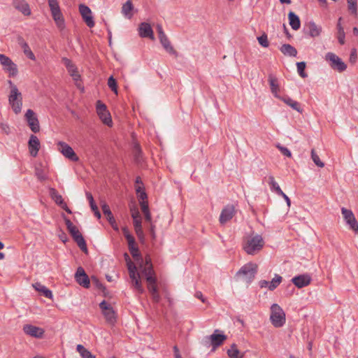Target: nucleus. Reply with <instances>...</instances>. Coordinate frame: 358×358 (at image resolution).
<instances>
[{
	"mask_svg": "<svg viewBox=\"0 0 358 358\" xmlns=\"http://www.w3.org/2000/svg\"><path fill=\"white\" fill-rule=\"evenodd\" d=\"M264 241L259 234H252L245 238L243 243V250L248 255H255L264 247Z\"/></svg>",
	"mask_w": 358,
	"mask_h": 358,
	"instance_id": "obj_1",
	"label": "nucleus"
},
{
	"mask_svg": "<svg viewBox=\"0 0 358 358\" xmlns=\"http://www.w3.org/2000/svg\"><path fill=\"white\" fill-rule=\"evenodd\" d=\"M8 84L10 87V94L8 96V102L10 105L13 112L15 114H19L22 110V95L18 90L17 86L13 83L11 80H8Z\"/></svg>",
	"mask_w": 358,
	"mask_h": 358,
	"instance_id": "obj_2",
	"label": "nucleus"
},
{
	"mask_svg": "<svg viewBox=\"0 0 358 358\" xmlns=\"http://www.w3.org/2000/svg\"><path fill=\"white\" fill-rule=\"evenodd\" d=\"M124 257L126 261L127 262V268L129 271V277L131 280L132 285L139 294H142L144 292V289L140 280V274L137 273L136 266L130 260L129 257L127 253H125Z\"/></svg>",
	"mask_w": 358,
	"mask_h": 358,
	"instance_id": "obj_3",
	"label": "nucleus"
},
{
	"mask_svg": "<svg viewBox=\"0 0 358 358\" xmlns=\"http://www.w3.org/2000/svg\"><path fill=\"white\" fill-rule=\"evenodd\" d=\"M65 224L66 225V227L71 234V236L73 237L75 242H76L78 247L80 248V250L85 253L87 252V248L86 245V242L79 231L78 227L71 222V220L68 218H64Z\"/></svg>",
	"mask_w": 358,
	"mask_h": 358,
	"instance_id": "obj_4",
	"label": "nucleus"
},
{
	"mask_svg": "<svg viewBox=\"0 0 358 358\" xmlns=\"http://www.w3.org/2000/svg\"><path fill=\"white\" fill-rule=\"evenodd\" d=\"M48 5L54 21L58 29L63 30L65 28V22L63 15L57 0H48Z\"/></svg>",
	"mask_w": 358,
	"mask_h": 358,
	"instance_id": "obj_5",
	"label": "nucleus"
},
{
	"mask_svg": "<svg viewBox=\"0 0 358 358\" xmlns=\"http://www.w3.org/2000/svg\"><path fill=\"white\" fill-rule=\"evenodd\" d=\"M257 272V265L255 263H248L243 266L237 272L236 275L247 283L250 282Z\"/></svg>",
	"mask_w": 358,
	"mask_h": 358,
	"instance_id": "obj_6",
	"label": "nucleus"
},
{
	"mask_svg": "<svg viewBox=\"0 0 358 358\" xmlns=\"http://www.w3.org/2000/svg\"><path fill=\"white\" fill-rule=\"evenodd\" d=\"M270 320L275 327H281L285 323V313L279 305L273 303L271 306Z\"/></svg>",
	"mask_w": 358,
	"mask_h": 358,
	"instance_id": "obj_7",
	"label": "nucleus"
},
{
	"mask_svg": "<svg viewBox=\"0 0 358 358\" xmlns=\"http://www.w3.org/2000/svg\"><path fill=\"white\" fill-rule=\"evenodd\" d=\"M324 59L329 62V64L332 69L338 72H343L347 69L345 63L334 52H327L325 55Z\"/></svg>",
	"mask_w": 358,
	"mask_h": 358,
	"instance_id": "obj_8",
	"label": "nucleus"
},
{
	"mask_svg": "<svg viewBox=\"0 0 358 358\" xmlns=\"http://www.w3.org/2000/svg\"><path fill=\"white\" fill-rule=\"evenodd\" d=\"M96 113L101 120L106 125L110 126L112 124V119L110 113L107 110L106 104L101 101H97L96 104Z\"/></svg>",
	"mask_w": 358,
	"mask_h": 358,
	"instance_id": "obj_9",
	"label": "nucleus"
},
{
	"mask_svg": "<svg viewBox=\"0 0 358 358\" xmlns=\"http://www.w3.org/2000/svg\"><path fill=\"white\" fill-rule=\"evenodd\" d=\"M57 150L67 159L72 162H78L79 158L73 151V148L66 143L59 141L57 143Z\"/></svg>",
	"mask_w": 358,
	"mask_h": 358,
	"instance_id": "obj_10",
	"label": "nucleus"
},
{
	"mask_svg": "<svg viewBox=\"0 0 358 358\" xmlns=\"http://www.w3.org/2000/svg\"><path fill=\"white\" fill-rule=\"evenodd\" d=\"M0 64L3 69L9 73V76L14 77L17 74V65L3 54H0Z\"/></svg>",
	"mask_w": 358,
	"mask_h": 358,
	"instance_id": "obj_11",
	"label": "nucleus"
},
{
	"mask_svg": "<svg viewBox=\"0 0 358 358\" xmlns=\"http://www.w3.org/2000/svg\"><path fill=\"white\" fill-rule=\"evenodd\" d=\"M341 213L344 220L350 226V228L358 234V222L352 210L346 209L345 208H341Z\"/></svg>",
	"mask_w": 358,
	"mask_h": 358,
	"instance_id": "obj_12",
	"label": "nucleus"
},
{
	"mask_svg": "<svg viewBox=\"0 0 358 358\" xmlns=\"http://www.w3.org/2000/svg\"><path fill=\"white\" fill-rule=\"evenodd\" d=\"M24 116L30 129L34 133L38 132L40 125L35 113L31 109H28Z\"/></svg>",
	"mask_w": 358,
	"mask_h": 358,
	"instance_id": "obj_13",
	"label": "nucleus"
},
{
	"mask_svg": "<svg viewBox=\"0 0 358 358\" xmlns=\"http://www.w3.org/2000/svg\"><path fill=\"white\" fill-rule=\"evenodd\" d=\"M99 307L107 322L113 324L115 322V313L110 305L106 301H103L100 303Z\"/></svg>",
	"mask_w": 358,
	"mask_h": 358,
	"instance_id": "obj_14",
	"label": "nucleus"
},
{
	"mask_svg": "<svg viewBox=\"0 0 358 358\" xmlns=\"http://www.w3.org/2000/svg\"><path fill=\"white\" fill-rule=\"evenodd\" d=\"M79 11L86 24L90 28L93 27L94 26V21L90 8L84 4H80L79 6Z\"/></svg>",
	"mask_w": 358,
	"mask_h": 358,
	"instance_id": "obj_15",
	"label": "nucleus"
},
{
	"mask_svg": "<svg viewBox=\"0 0 358 358\" xmlns=\"http://www.w3.org/2000/svg\"><path fill=\"white\" fill-rule=\"evenodd\" d=\"M236 210L233 205L226 206L222 210L220 215V222L221 224H224L235 215Z\"/></svg>",
	"mask_w": 358,
	"mask_h": 358,
	"instance_id": "obj_16",
	"label": "nucleus"
},
{
	"mask_svg": "<svg viewBox=\"0 0 358 358\" xmlns=\"http://www.w3.org/2000/svg\"><path fill=\"white\" fill-rule=\"evenodd\" d=\"M311 276L308 273L299 275L292 279V283L298 288L308 286L311 282Z\"/></svg>",
	"mask_w": 358,
	"mask_h": 358,
	"instance_id": "obj_17",
	"label": "nucleus"
},
{
	"mask_svg": "<svg viewBox=\"0 0 358 358\" xmlns=\"http://www.w3.org/2000/svg\"><path fill=\"white\" fill-rule=\"evenodd\" d=\"M76 282L85 288L90 287V281L85 270L82 267H78L75 274Z\"/></svg>",
	"mask_w": 358,
	"mask_h": 358,
	"instance_id": "obj_18",
	"label": "nucleus"
},
{
	"mask_svg": "<svg viewBox=\"0 0 358 358\" xmlns=\"http://www.w3.org/2000/svg\"><path fill=\"white\" fill-rule=\"evenodd\" d=\"M282 282V277L279 275H275V277L271 280H260L259 285L261 288L267 287L269 290H274Z\"/></svg>",
	"mask_w": 358,
	"mask_h": 358,
	"instance_id": "obj_19",
	"label": "nucleus"
},
{
	"mask_svg": "<svg viewBox=\"0 0 358 358\" xmlns=\"http://www.w3.org/2000/svg\"><path fill=\"white\" fill-rule=\"evenodd\" d=\"M23 331L27 335L34 338H41L44 334L43 329L31 324H25L23 327Z\"/></svg>",
	"mask_w": 358,
	"mask_h": 358,
	"instance_id": "obj_20",
	"label": "nucleus"
},
{
	"mask_svg": "<svg viewBox=\"0 0 358 358\" xmlns=\"http://www.w3.org/2000/svg\"><path fill=\"white\" fill-rule=\"evenodd\" d=\"M139 35L142 38H149L151 40L155 39L152 29L150 24L142 22L138 27Z\"/></svg>",
	"mask_w": 358,
	"mask_h": 358,
	"instance_id": "obj_21",
	"label": "nucleus"
},
{
	"mask_svg": "<svg viewBox=\"0 0 358 358\" xmlns=\"http://www.w3.org/2000/svg\"><path fill=\"white\" fill-rule=\"evenodd\" d=\"M29 149L32 157H36L40 149V141L36 136L31 135L29 142Z\"/></svg>",
	"mask_w": 358,
	"mask_h": 358,
	"instance_id": "obj_22",
	"label": "nucleus"
},
{
	"mask_svg": "<svg viewBox=\"0 0 358 358\" xmlns=\"http://www.w3.org/2000/svg\"><path fill=\"white\" fill-rule=\"evenodd\" d=\"M142 273L145 275L147 282H153L156 279L152 265L143 266V261L139 263Z\"/></svg>",
	"mask_w": 358,
	"mask_h": 358,
	"instance_id": "obj_23",
	"label": "nucleus"
},
{
	"mask_svg": "<svg viewBox=\"0 0 358 358\" xmlns=\"http://www.w3.org/2000/svg\"><path fill=\"white\" fill-rule=\"evenodd\" d=\"M62 62L73 78L75 80H79L80 76L77 71L76 66L72 63V62L65 57L62 59Z\"/></svg>",
	"mask_w": 358,
	"mask_h": 358,
	"instance_id": "obj_24",
	"label": "nucleus"
},
{
	"mask_svg": "<svg viewBox=\"0 0 358 358\" xmlns=\"http://www.w3.org/2000/svg\"><path fill=\"white\" fill-rule=\"evenodd\" d=\"M268 83L270 85L271 91L273 96L278 99H280V96L278 94V92H280V86L277 78L273 75L270 74L268 76Z\"/></svg>",
	"mask_w": 358,
	"mask_h": 358,
	"instance_id": "obj_25",
	"label": "nucleus"
},
{
	"mask_svg": "<svg viewBox=\"0 0 358 358\" xmlns=\"http://www.w3.org/2000/svg\"><path fill=\"white\" fill-rule=\"evenodd\" d=\"M306 29L308 30V34L311 37L319 36L322 30V27L316 24L313 21H310L306 24Z\"/></svg>",
	"mask_w": 358,
	"mask_h": 358,
	"instance_id": "obj_26",
	"label": "nucleus"
},
{
	"mask_svg": "<svg viewBox=\"0 0 358 358\" xmlns=\"http://www.w3.org/2000/svg\"><path fill=\"white\" fill-rule=\"evenodd\" d=\"M14 7L22 12L24 15H29L31 10L29 5L25 2L24 0H13Z\"/></svg>",
	"mask_w": 358,
	"mask_h": 358,
	"instance_id": "obj_27",
	"label": "nucleus"
},
{
	"mask_svg": "<svg viewBox=\"0 0 358 358\" xmlns=\"http://www.w3.org/2000/svg\"><path fill=\"white\" fill-rule=\"evenodd\" d=\"M279 99L282 100L285 103L290 106L293 110H295L301 113H302L303 110L301 108L299 103L293 100L289 96H280Z\"/></svg>",
	"mask_w": 358,
	"mask_h": 358,
	"instance_id": "obj_28",
	"label": "nucleus"
},
{
	"mask_svg": "<svg viewBox=\"0 0 358 358\" xmlns=\"http://www.w3.org/2000/svg\"><path fill=\"white\" fill-rule=\"evenodd\" d=\"M217 332H218V330H215V332L210 336V339L213 348L220 345L226 339V336L224 334H218Z\"/></svg>",
	"mask_w": 358,
	"mask_h": 358,
	"instance_id": "obj_29",
	"label": "nucleus"
},
{
	"mask_svg": "<svg viewBox=\"0 0 358 358\" xmlns=\"http://www.w3.org/2000/svg\"><path fill=\"white\" fill-rule=\"evenodd\" d=\"M280 50L285 56L296 57L297 55L296 49L290 44H283Z\"/></svg>",
	"mask_w": 358,
	"mask_h": 358,
	"instance_id": "obj_30",
	"label": "nucleus"
},
{
	"mask_svg": "<svg viewBox=\"0 0 358 358\" xmlns=\"http://www.w3.org/2000/svg\"><path fill=\"white\" fill-rule=\"evenodd\" d=\"M33 287L36 291L41 292L46 298H48V299L52 298V292L49 289H48L45 286L43 285L41 283L36 282V283L33 284Z\"/></svg>",
	"mask_w": 358,
	"mask_h": 358,
	"instance_id": "obj_31",
	"label": "nucleus"
},
{
	"mask_svg": "<svg viewBox=\"0 0 358 358\" xmlns=\"http://www.w3.org/2000/svg\"><path fill=\"white\" fill-rule=\"evenodd\" d=\"M128 247L129 252L132 257L134 258V259L138 262H143V259L141 256V254L138 251V247L136 245V242L133 241L132 243H128Z\"/></svg>",
	"mask_w": 358,
	"mask_h": 358,
	"instance_id": "obj_32",
	"label": "nucleus"
},
{
	"mask_svg": "<svg viewBox=\"0 0 358 358\" xmlns=\"http://www.w3.org/2000/svg\"><path fill=\"white\" fill-rule=\"evenodd\" d=\"M289 24L294 30H298L301 26L299 17L293 12L290 11L288 14Z\"/></svg>",
	"mask_w": 358,
	"mask_h": 358,
	"instance_id": "obj_33",
	"label": "nucleus"
},
{
	"mask_svg": "<svg viewBox=\"0 0 358 358\" xmlns=\"http://www.w3.org/2000/svg\"><path fill=\"white\" fill-rule=\"evenodd\" d=\"M160 43H162L164 48L168 52L169 54L171 55H176V51L174 50V48L172 47L168 37L166 35H164L162 37H159Z\"/></svg>",
	"mask_w": 358,
	"mask_h": 358,
	"instance_id": "obj_34",
	"label": "nucleus"
},
{
	"mask_svg": "<svg viewBox=\"0 0 358 358\" xmlns=\"http://www.w3.org/2000/svg\"><path fill=\"white\" fill-rule=\"evenodd\" d=\"M134 227L135 229V232L138 236V238L141 241L144 240V233L142 229V224H141V217L138 219L133 220Z\"/></svg>",
	"mask_w": 358,
	"mask_h": 358,
	"instance_id": "obj_35",
	"label": "nucleus"
},
{
	"mask_svg": "<svg viewBox=\"0 0 358 358\" xmlns=\"http://www.w3.org/2000/svg\"><path fill=\"white\" fill-rule=\"evenodd\" d=\"M134 9L133 3L131 0L127 1L122 7V14L127 18L131 19L133 14L131 13Z\"/></svg>",
	"mask_w": 358,
	"mask_h": 358,
	"instance_id": "obj_36",
	"label": "nucleus"
},
{
	"mask_svg": "<svg viewBox=\"0 0 358 358\" xmlns=\"http://www.w3.org/2000/svg\"><path fill=\"white\" fill-rule=\"evenodd\" d=\"M133 155L136 163L140 164L143 161V154L140 145L135 143L133 148Z\"/></svg>",
	"mask_w": 358,
	"mask_h": 358,
	"instance_id": "obj_37",
	"label": "nucleus"
},
{
	"mask_svg": "<svg viewBox=\"0 0 358 358\" xmlns=\"http://www.w3.org/2000/svg\"><path fill=\"white\" fill-rule=\"evenodd\" d=\"M49 193L52 199L59 206H61L64 202L62 195H60L55 188L50 187L49 189Z\"/></svg>",
	"mask_w": 358,
	"mask_h": 358,
	"instance_id": "obj_38",
	"label": "nucleus"
},
{
	"mask_svg": "<svg viewBox=\"0 0 358 358\" xmlns=\"http://www.w3.org/2000/svg\"><path fill=\"white\" fill-rule=\"evenodd\" d=\"M76 350L83 358H95L88 350L80 344L77 345Z\"/></svg>",
	"mask_w": 358,
	"mask_h": 358,
	"instance_id": "obj_39",
	"label": "nucleus"
},
{
	"mask_svg": "<svg viewBox=\"0 0 358 358\" xmlns=\"http://www.w3.org/2000/svg\"><path fill=\"white\" fill-rule=\"evenodd\" d=\"M227 354L230 358H243V355L235 344H233L230 349L227 350Z\"/></svg>",
	"mask_w": 358,
	"mask_h": 358,
	"instance_id": "obj_40",
	"label": "nucleus"
},
{
	"mask_svg": "<svg viewBox=\"0 0 358 358\" xmlns=\"http://www.w3.org/2000/svg\"><path fill=\"white\" fill-rule=\"evenodd\" d=\"M337 34L336 37L338 41V43L341 45H343L345 43V33L344 31V28L343 26H337Z\"/></svg>",
	"mask_w": 358,
	"mask_h": 358,
	"instance_id": "obj_41",
	"label": "nucleus"
},
{
	"mask_svg": "<svg viewBox=\"0 0 358 358\" xmlns=\"http://www.w3.org/2000/svg\"><path fill=\"white\" fill-rule=\"evenodd\" d=\"M268 184L271 186L272 190H274L276 194H282V191L280 189L279 185L275 182L273 176H268Z\"/></svg>",
	"mask_w": 358,
	"mask_h": 358,
	"instance_id": "obj_42",
	"label": "nucleus"
},
{
	"mask_svg": "<svg viewBox=\"0 0 358 358\" xmlns=\"http://www.w3.org/2000/svg\"><path fill=\"white\" fill-rule=\"evenodd\" d=\"M35 175L41 181L45 180L48 178L47 175L41 166H36Z\"/></svg>",
	"mask_w": 358,
	"mask_h": 358,
	"instance_id": "obj_43",
	"label": "nucleus"
},
{
	"mask_svg": "<svg viewBox=\"0 0 358 358\" xmlns=\"http://www.w3.org/2000/svg\"><path fill=\"white\" fill-rule=\"evenodd\" d=\"M22 48L23 49V52L24 55L30 59L35 61L36 57L31 50L30 49L29 46L27 43H23L22 45Z\"/></svg>",
	"mask_w": 358,
	"mask_h": 358,
	"instance_id": "obj_44",
	"label": "nucleus"
},
{
	"mask_svg": "<svg viewBox=\"0 0 358 358\" xmlns=\"http://www.w3.org/2000/svg\"><path fill=\"white\" fill-rule=\"evenodd\" d=\"M348 8L349 11L357 15V0H347Z\"/></svg>",
	"mask_w": 358,
	"mask_h": 358,
	"instance_id": "obj_45",
	"label": "nucleus"
},
{
	"mask_svg": "<svg viewBox=\"0 0 358 358\" xmlns=\"http://www.w3.org/2000/svg\"><path fill=\"white\" fill-rule=\"evenodd\" d=\"M101 209L103 211V213L106 215L108 220H111L113 221V215L110 211V207L108 204L106 203H102L101 205Z\"/></svg>",
	"mask_w": 358,
	"mask_h": 358,
	"instance_id": "obj_46",
	"label": "nucleus"
},
{
	"mask_svg": "<svg viewBox=\"0 0 358 358\" xmlns=\"http://www.w3.org/2000/svg\"><path fill=\"white\" fill-rule=\"evenodd\" d=\"M311 158L318 167L322 168L324 166V164L320 160L319 156L316 154L314 149H312L311 150Z\"/></svg>",
	"mask_w": 358,
	"mask_h": 358,
	"instance_id": "obj_47",
	"label": "nucleus"
},
{
	"mask_svg": "<svg viewBox=\"0 0 358 358\" xmlns=\"http://www.w3.org/2000/svg\"><path fill=\"white\" fill-rule=\"evenodd\" d=\"M296 66H297V71H298L299 74L300 75V76L303 78H306L308 76L304 72V69L306 68V63L304 62H297Z\"/></svg>",
	"mask_w": 358,
	"mask_h": 358,
	"instance_id": "obj_48",
	"label": "nucleus"
},
{
	"mask_svg": "<svg viewBox=\"0 0 358 358\" xmlns=\"http://www.w3.org/2000/svg\"><path fill=\"white\" fill-rule=\"evenodd\" d=\"M136 194L140 201H145L147 199V194L145 191L142 190L141 187L139 185L136 186Z\"/></svg>",
	"mask_w": 358,
	"mask_h": 358,
	"instance_id": "obj_49",
	"label": "nucleus"
},
{
	"mask_svg": "<svg viewBox=\"0 0 358 358\" xmlns=\"http://www.w3.org/2000/svg\"><path fill=\"white\" fill-rule=\"evenodd\" d=\"M108 85L110 88V90L115 92V94H117V83L113 76L109 77L108 80Z\"/></svg>",
	"mask_w": 358,
	"mask_h": 358,
	"instance_id": "obj_50",
	"label": "nucleus"
},
{
	"mask_svg": "<svg viewBox=\"0 0 358 358\" xmlns=\"http://www.w3.org/2000/svg\"><path fill=\"white\" fill-rule=\"evenodd\" d=\"M122 230L128 243H132L133 241H135L134 236L130 234L129 230L127 227H124L122 228Z\"/></svg>",
	"mask_w": 358,
	"mask_h": 358,
	"instance_id": "obj_51",
	"label": "nucleus"
},
{
	"mask_svg": "<svg viewBox=\"0 0 358 358\" xmlns=\"http://www.w3.org/2000/svg\"><path fill=\"white\" fill-rule=\"evenodd\" d=\"M259 43L264 48H267L269 45L267 35L264 34L257 38Z\"/></svg>",
	"mask_w": 358,
	"mask_h": 358,
	"instance_id": "obj_52",
	"label": "nucleus"
},
{
	"mask_svg": "<svg viewBox=\"0 0 358 358\" xmlns=\"http://www.w3.org/2000/svg\"><path fill=\"white\" fill-rule=\"evenodd\" d=\"M157 279H154L153 282H148V289L150 294L157 292V287L156 285Z\"/></svg>",
	"mask_w": 358,
	"mask_h": 358,
	"instance_id": "obj_53",
	"label": "nucleus"
},
{
	"mask_svg": "<svg viewBox=\"0 0 358 358\" xmlns=\"http://www.w3.org/2000/svg\"><path fill=\"white\" fill-rule=\"evenodd\" d=\"M86 196H87V200L90 202L91 209L96 210L97 206L94 203V198H93L92 194L90 192H86Z\"/></svg>",
	"mask_w": 358,
	"mask_h": 358,
	"instance_id": "obj_54",
	"label": "nucleus"
},
{
	"mask_svg": "<svg viewBox=\"0 0 358 358\" xmlns=\"http://www.w3.org/2000/svg\"><path fill=\"white\" fill-rule=\"evenodd\" d=\"M277 148L279 149V150L281 152V153L288 157H292V153L287 148L283 147L282 145H278Z\"/></svg>",
	"mask_w": 358,
	"mask_h": 358,
	"instance_id": "obj_55",
	"label": "nucleus"
},
{
	"mask_svg": "<svg viewBox=\"0 0 358 358\" xmlns=\"http://www.w3.org/2000/svg\"><path fill=\"white\" fill-rule=\"evenodd\" d=\"M131 214L133 220L141 218L140 213L136 208H131Z\"/></svg>",
	"mask_w": 358,
	"mask_h": 358,
	"instance_id": "obj_56",
	"label": "nucleus"
},
{
	"mask_svg": "<svg viewBox=\"0 0 358 358\" xmlns=\"http://www.w3.org/2000/svg\"><path fill=\"white\" fill-rule=\"evenodd\" d=\"M140 205L143 213L149 211L148 203L146 201H140Z\"/></svg>",
	"mask_w": 358,
	"mask_h": 358,
	"instance_id": "obj_57",
	"label": "nucleus"
},
{
	"mask_svg": "<svg viewBox=\"0 0 358 358\" xmlns=\"http://www.w3.org/2000/svg\"><path fill=\"white\" fill-rule=\"evenodd\" d=\"M0 129L6 134H8L10 132V128L7 124L0 123Z\"/></svg>",
	"mask_w": 358,
	"mask_h": 358,
	"instance_id": "obj_58",
	"label": "nucleus"
},
{
	"mask_svg": "<svg viewBox=\"0 0 358 358\" xmlns=\"http://www.w3.org/2000/svg\"><path fill=\"white\" fill-rule=\"evenodd\" d=\"M157 31L159 35V38L166 35L163 31L162 26L161 24L157 25Z\"/></svg>",
	"mask_w": 358,
	"mask_h": 358,
	"instance_id": "obj_59",
	"label": "nucleus"
},
{
	"mask_svg": "<svg viewBox=\"0 0 358 358\" xmlns=\"http://www.w3.org/2000/svg\"><path fill=\"white\" fill-rule=\"evenodd\" d=\"M151 295H152V300L155 303H158L160 301V296H159V294L158 292L152 293V294H151Z\"/></svg>",
	"mask_w": 358,
	"mask_h": 358,
	"instance_id": "obj_60",
	"label": "nucleus"
},
{
	"mask_svg": "<svg viewBox=\"0 0 358 358\" xmlns=\"http://www.w3.org/2000/svg\"><path fill=\"white\" fill-rule=\"evenodd\" d=\"M356 59H357V52H356V50H353L351 53H350V61L351 62H355L356 61Z\"/></svg>",
	"mask_w": 358,
	"mask_h": 358,
	"instance_id": "obj_61",
	"label": "nucleus"
},
{
	"mask_svg": "<svg viewBox=\"0 0 358 358\" xmlns=\"http://www.w3.org/2000/svg\"><path fill=\"white\" fill-rule=\"evenodd\" d=\"M150 235H151L152 239H155L156 238L155 231V225H153L152 223L150 224Z\"/></svg>",
	"mask_w": 358,
	"mask_h": 358,
	"instance_id": "obj_62",
	"label": "nucleus"
},
{
	"mask_svg": "<svg viewBox=\"0 0 358 358\" xmlns=\"http://www.w3.org/2000/svg\"><path fill=\"white\" fill-rule=\"evenodd\" d=\"M143 214L145 215V221H147L148 222H151L152 217H151V214H150V211H146V212L143 213Z\"/></svg>",
	"mask_w": 358,
	"mask_h": 358,
	"instance_id": "obj_63",
	"label": "nucleus"
},
{
	"mask_svg": "<svg viewBox=\"0 0 358 358\" xmlns=\"http://www.w3.org/2000/svg\"><path fill=\"white\" fill-rule=\"evenodd\" d=\"M62 209H64L66 212H67L69 214H71V210L69 208L66 203L64 202L61 206H59Z\"/></svg>",
	"mask_w": 358,
	"mask_h": 358,
	"instance_id": "obj_64",
	"label": "nucleus"
}]
</instances>
